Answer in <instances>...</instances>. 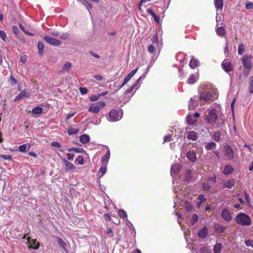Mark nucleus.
<instances>
[{"label":"nucleus","mask_w":253,"mask_h":253,"mask_svg":"<svg viewBox=\"0 0 253 253\" xmlns=\"http://www.w3.org/2000/svg\"><path fill=\"white\" fill-rule=\"evenodd\" d=\"M236 222L242 226H249L251 224V220L250 217L246 213L240 212L235 217Z\"/></svg>","instance_id":"1"},{"label":"nucleus","mask_w":253,"mask_h":253,"mask_svg":"<svg viewBox=\"0 0 253 253\" xmlns=\"http://www.w3.org/2000/svg\"><path fill=\"white\" fill-rule=\"evenodd\" d=\"M105 105V103L103 101H98L95 103H92L90 105L88 111L92 113H97L100 108L103 107Z\"/></svg>","instance_id":"2"},{"label":"nucleus","mask_w":253,"mask_h":253,"mask_svg":"<svg viewBox=\"0 0 253 253\" xmlns=\"http://www.w3.org/2000/svg\"><path fill=\"white\" fill-rule=\"evenodd\" d=\"M122 114L119 115L118 111L115 109H112L108 113V120L112 122H115L119 120L122 118Z\"/></svg>","instance_id":"3"},{"label":"nucleus","mask_w":253,"mask_h":253,"mask_svg":"<svg viewBox=\"0 0 253 253\" xmlns=\"http://www.w3.org/2000/svg\"><path fill=\"white\" fill-rule=\"evenodd\" d=\"M217 119V111L215 109L211 110L207 116V122L209 123H213Z\"/></svg>","instance_id":"4"},{"label":"nucleus","mask_w":253,"mask_h":253,"mask_svg":"<svg viewBox=\"0 0 253 253\" xmlns=\"http://www.w3.org/2000/svg\"><path fill=\"white\" fill-rule=\"evenodd\" d=\"M253 57L250 56H244L242 57V64L244 67L247 70H251L252 67L251 60Z\"/></svg>","instance_id":"5"},{"label":"nucleus","mask_w":253,"mask_h":253,"mask_svg":"<svg viewBox=\"0 0 253 253\" xmlns=\"http://www.w3.org/2000/svg\"><path fill=\"white\" fill-rule=\"evenodd\" d=\"M221 67L223 70L226 73H229L233 70V66L231 62L228 59H224L222 63Z\"/></svg>","instance_id":"6"},{"label":"nucleus","mask_w":253,"mask_h":253,"mask_svg":"<svg viewBox=\"0 0 253 253\" xmlns=\"http://www.w3.org/2000/svg\"><path fill=\"white\" fill-rule=\"evenodd\" d=\"M44 39L47 43L51 45L58 46L61 44V42L59 40L47 36H44Z\"/></svg>","instance_id":"7"},{"label":"nucleus","mask_w":253,"mask_h":253,"mask_svg":"<svg viewBox=\"0 0 253 253\" xmlns=\"http://www.w3.org/2000/svg\"><path fill=\"white\" fill-rule=\"evenodd\" d=\"M225 155L229 160H232L234 158V152L231 147L228 145H225L224 146Z\"/></svg>","instance_id":"8"},{"label":"nucleus","mask_w":253,"mask_h":253,"mask_svg":"<svg viewBox=\"0 0 253 253\" xmlns=\"http://www.w3.org/2000/svg\"><path fill=\"white\" fill-rule=\"evenodd\" d=\"M27 241L28 243V247L29 249L34 250H38L39 249V243H37L36 239L33 240L31 239L30 237H28L27 239Z\"/></svg>","instance_id":"9"},{"label":"nucleus","mask_w":253,"mask_h":253,"mask_svg":"<svg viewBox=\"0 0 253 253\" xmlns=\"http://www.w3.org/2000/svg\"><path fill=\"white\" fill-rule=\"evenodd\" d=\"M138 69L136 68L132 71H131L127 76L125 78L124 81L122 84L119 87V89L123 87L129 81V80L134 75V74L136 73Z\"/></svg>","instance_id":"10"},{"label":"nucleus","mask_w":253,"mask_h":253,"mask_svg":"<svg viewBox=\"0 0 253 253\" xmlns=\"http://www.w3.org/2000/svg\"><path fill=\"white\" fill-rule=\"evenodd\" d=\"M222 217L226 221H229L232 219V216L229 211L227 209H224L221 214Z\"/></svg>","instance_id":"11"},{"label":"nucleus","mask_w":253,"mask_h":253,"mask_svg":"<svg viewBox=\"0 0 253 253\" xmlns=\"http://www.w3.org/2000/svg\"><path fill=\"white\" fill-rule=\"evenodd\" d=\"M218 95L217 91L216 90L212 91L211 92L210 91L207 92V102L210 99L214 100L217 99Z\"/></svg>","instance_id":"12"},{"label":"nucleus","mask_w":253,"mask_h":253,"mask_svg":"<svg viewBox=\"0 0 253 253\" xmlns=\"http://www.w3.org/2000/svg\"><path fill=\"white\" fill-rule=\"evenodd\" d=\"M30 96V93L28 92H27L26 90H23L21 91L20 93H19L17 96H16L14 99V101H17L18 100L26 98L29 97Z\"/></svg>","instance_id":"13"},{"label":"nucleus","mask_w":253,"mask_h":253,"mask_svg":"<svg viewBox=\"0 0 253 253\" xmlns=\"http://www.w3.org/2000/svg\"><path fill=\"white\" fill-rule=\"evenodd\" d=\"M199 94L201 100H206V85H201L199 88Z\"/></svg>","instance_id":"14"},{"label":"nucleus","mask_w":253,"mask_h":253,"mask_svg":"<svg viewBox=\"0 0 253 253\" xmlns=\"http://www.w3.org/2000/svg\"><path fill=\"white\" fill-rule=\"evenodd\" d=\"M110 156V152L109 149L106 153L101 158V164L107 165Z\"/></svg>","instance_id":"15"},{"label":"nucleus","mask_w":253,"mask_h":253,"mask_svg":"<svg viewBox=\"0 0 253 253\" xmlns=\"http://www.w3.org/2000/svg\"><path fill=\"white\" fill-rule=\"evenodd\" d=\"M63 161L65 165V169L66 171L74 170L75 169V166L72 163L65 159Z\"/></svg>","instance_id":"16"},{"label":"nucleus","mask_w":253,"mask_h":253,"mask_svg":"<svg viewBox=\"0 0 253 253\" xmlns=\"http://www.w3.org/2000/svg\"><path fill=\"white\" fill-rule=\"evenodd\" d=\"M217 25L216 28V32L218 36L220 37H223L226 35V31L225 28L222 27H217Z\"/></svg>","instance_id":"17"},{"label":"nucleus","mask_w":253,"mask_h":253,"mask_svg":"<svg viewBox=\"0 0 253 253\" xmlns=\"http://www.w3.org/2000/svg\"><path fill=\"white\" fill-rule=\"evenodd\" d=\"M226 227L220 224H216L214 227V231L217 233L221 234L224 232Z\"/></svg>","instance_id":"18"},{"label":"nucleus","mask_w":253,"mask_h":253,"mask_svg":"<svg viewBox=\"0 0 253 253\" xmlns=\"http://www.w3.org/2000/svg\"><path fill=\"white\" fill-rule=\"evenodd\" d=\"M147 12L148 14L151 15L153 17V18L156 22H157V23H159L160 17L159 16H157L155 14V13L153 12L152 9H148L147 10Z\"/></svg>","instance_id":"19"},{"label":"nucleus","mask_w":253,"mask_h":253,"mask_svg":"<svg viewBox=\"0 0 253 253\" xmlns=\"http://www.w3.org/2000/svg\"><path fill=\"white\" fill-rule=\"evenodd\" d=\"M214 4L216 9L222 10L223 6V0H214Z\"/></svg>","instance_id":"20"},{"label":"nucleus","mask_w":253,"mask_h":253,"mask_svg":"<svg viewBox=\"0 0 253 253\" xmlns=\"http://www.w3.org/2000/svg\"><path fill=\"white\" fill-rule=\"evenodd\" d=\"M187 158L192 162H195L196 160V154L193 151H189L186 154Z\"/></svg>","instance_id":"21"},{"label":"nucleus","mask_w":253,"mask_h":253,"mask_svg":"<svg viewBox=\"0 0 253 253\" xmlns=\"http://www.w3.org/2000/svg\"><path fill=\"white\" fill-rule=\"evenodd\" d=\"M235 185L234 179H230L224 183V186L228 188H231Z\"/></svg>","instance_id":"22"},{"label":"nucleus","mask_w":253,"mask_h":253,"mask_svg":"<svg viewBox=\"0 0 253 253\" xmlns=\"http://www.w3.org/2000/svg\"><path fill=\"white\" fill-rule=\"evenodd\" d=\"M234 171V169L233 167L230 165H228L225 166L223 171V173L225 175H228L229 174L232 173Z\"/></svg>","instance_id":"23"},{"label":"nucleus","mask_w":253,"mask_h":253,"mask_svg":"<svg viewBox=\"0 0 253 253\" xmlns=\"http://www.w3.org/2000/svg\"><path fill=\"white\" fill-rule=\"evenodd\" d=\"M197 200V207L199 209L201 207V204L206 201V199L204 195H200Z\"/></svg>","instance_id":"24"},{"label":"nucleus","mask_w":253,"mask_h":253,"mask_svg":"<svg viewBox=\"0 0 253 253\" xmlns=\"http://www.w3.org/2000/svg\"><path fill=\"white\" fill-rule=\"evenodd\" d=\"M89 136L86 134H84L80 136V141L83 144L87 143L89 142Z\"/></svg>","instance_id":"25"},{"label":"nucleus","mask_w":253,"mask_h":253,"mask_svg":"<svg viewBox=\"0 0 253 253\" xmlns=\"http://www.w3.org/2000/svg\"><path fill=\"white\" fill-rule=\"evenodd\" d=\"M57 241L59 247L63 249L64 250L67 251L66 249L67 245L66 243L60 237H58L57 238Z\"/></svg>","instance_id":"26"},{"label":"nucleus","mask_w":253,"mask_h":253,"mask_svg":"<svg viewBox=\"0 0 253 253\" xmlns=\"http://www.w3.org/2000/svg\"><path fill=\"white\" fill-rule=\"evenodd\" d=\"M198 65H199L198 60H197V59H196L195 58H194L193 57L192 58L189 62L190 67L192 69H194L196 67H197Z\"/></svg>","instance_id":"27"},{"label":"nucleus","mask_w":253,"mask_h":253,"mask_svg":"<svg viewBox=\"0 0 253 253\" xmlns=\"http://www.w3.org/2000/svg\"><path fill=\"white\" fill-rule=\"evenodd\" d=\"M198 138L197 134L195 131H189L187 134V138L192 140H196Z\"/></svg>","instance_id":"28"},{"label":"nucleus","mask_w":253,"mask_h":253,"mask_svg":"<svg viewBox=\"0 0 253 253\" xmlns=\"http://www.w3.org/2000/svg\"><path fill=\"white\" fill-rule=\"evenodd\" d=\"M106 166L107 165L101 164V167L98 171V174L100 177L102 176L106 173L107 169Z\"/></svg>","instance_id":"29"},{"label":"nucleus","mask_w":253,"mask_h":253,"mask_svg":"<svg viewBox=\"0 0 253 253\" xmlns=\"http://www.w3.org/2000/svg\"><path fill=\"white\" fill-rule=\"evenodd\" d=\"M222 249V245L221 243H217L214 246L213 248L214 253H220Z\"/></svg>","instance_id":"30"},{"label":"nucleus","mask_w":253,"mask_h":253,"mask_svg":"<svg viewBox=\"0 0 253 253\" xmlns=\"http://www.w3.org/2000/svg\"><path fill=\"white\" fill-rule=\"evenodd\" d=\"M44 44L42 42H38V48L39 49V53L41 56H42L43 54V48Z\"/></svg>","instance_id":"31"},{"label":"nucleus","mask_w":253,"mask_h":253,"mask_svg":"<svg viewBox=\"0 0 253 253\" xmlns=\"http://www.w3.org/2000/svg\"><path fill=\"white\" fill-rule=\"evenodd\" d=\"M71 66H72V63L70 62H66L63 67H62V71H66V72H68L71 67Z\"/></svg>","instance_id":"32"},{"label":"nucleus","mask_w":253,"mask_h":253,"mask_svg":"<svg viewBox=\"0 0 253 253\" xmlns=\"http://www.w3.org/2000/svg\"><path fill=\"white\" fill-rule=\"evenodd\" d=\"M43 111V109L41 107H36L32 110V113L34 114H40Z\"/></svg>","instance_id":"33"},{"label":"nucleus","mask_w":253,"mask_h":253,"mask_svg":"<svg viewBox=\"0 0 253 253\" xmlns=\"http://www.w3.org/2000/svg\"><path fill=\"white\" fill-rule=\"evenodd\" d=\"M249 90L251 93H253V76L249 78Z\"/></svg>","instance_id":"34"},{"label":"nucleus","mask_w":253,"mask_h":253,"mask_svg":"<svg viewBox=\"0 0 253 253\" xmlns=\"http://www.w3.org/2000/svg\"><path fill=\"white\" fill-rule=\"evenodd\" d=\"M198 236L200 238L204 239L206 238V226H204L201 230L198 233Z\"/></svg>","instance_id":"35"},{"label":"nucleus","mask_w":253,"mask_h":253,"mask_svg":"<svg viewBox=\"0 0 253 253\" xmlns=\"http://www.w3.org/2000/svg\"><path fill=\"white\" fill-rule=\"evenodd\" d=\"M68 151L69 152H74L76 153H83L84 150L82 148H76L75 147H72L68 149Z\"/></svg>","instance_id":"36"},{"label":"nucleus","mask_w":253,"mask_h":253,"mask_svg":"<svg viewBox=\"0 0 253 253\" xmlns=\"http://www.w3.org/2000/svg\"><path fill=\"white\" fill-rule=\"evenodd\" d=\"M141 79V77L139 78L137 80H136V82L133 85H132L131 87L128 88L125 91L126 93H130L131 92L133 89L135 88V87L137 85V84H138L140 80Z\"/></svg>","instance_id":"37"},{"label":"nucleus","mask_w":253,"mask_h":253,"mask_svg":"<svg viewBox=\"0 0 253 253\" xmlns=\"http://www.w3.org/2000/svg\"><path fill=\"white\" fill-rule=\"evenodd\" d=\"M79 131V129L70 127L68 129L67 132L69 135H73L77 134Z\"/></svg>","instance_id":"38"},{"label":"nucleus","mask_w":253,"mask_h":253,"mask_svg":"<svg viewBox=\"0 0 253 253\" xmlns=\"http://www.w3.org/2000/svg\"><path fill=\"white\" fill-rule=\"evenodd\" d=\"M213 138L215 141L218 142L221 138L220 132L218 131L215 132L213 134Z\"/></svg>","instance_id":"39"},{"label":"nucleus","mask_w":253,"mask_h":253,"mask_svg":"<svg viewBox=\"0 0 253 253\" xmlns=\"http://www.w3.org/2000/svg\"><path fill=\"white\" fill-rule=\"evenodd\" d=\"M118 213L119 216L122 218H125L127 217L126 212L123 210H119Z\"/></svg>","instance_id":"40"},{"label":"nucleus","mask_w":253,"mask_h":253,"mask_svg":"<svg viewBox=\"0 0 253 253\" xmlns=\"http://www.w3.org/2000/svg\"><path fill=\"white\" fill-rule=\"evenodd\" d=\"M216 144L213 142H211L207 144V150H211L215 148Z\"/></svg>","instance_id":"41"},{"label":"nucleus","mask_w":253,"mask_h":253,"mask_svg":"<svg viewBox=\"0 0 253 253\" xmlns=\"http://www.w3.org/2000/svg\"><path fill=\"white\" fill-rule=\"evenodd\" d=\"M180 169L178 166L174 165L171 168V172H173L174 174H177L179 172Z\"/></svg>","instance_id":"42"},{"label":"nucleus","mask_w":253,"mask_h":253,"mask_svg":"<svg viewBox=\"0 0 253 253\" xmlns=\"http://www.w3.org/2000/svg\"><path fill=\"white\" fill-rule=\"evenodd\" d=\"M75 162L80 165H84V160L83 157L82 156H79L76 159Z\"/></svg>","instance_id":"43"},{"label":"nucleus","mask_w":253,"mask_h":253,"mask_svg":"<svg viewBox=\"0 0 253 253\" xmlns=\"http://www.w3.org/2000/svg\"><path fill=\"white\" fill-rule=\"evenodd\" d=\"M245 51V47L242 43L239 45L238 49V53L239 55H242Z\"/></svg>","instance_id":"44"},{"label":"nucleus","mask_w":253,"mask_h":253,"mask_svg":"<svg viewBox=\"0 0 253 253\" xmlns=\"http://www.w3.org/2000/svg\"><path fill=\"white\" fill-rule=\"evenodd\" d=\"M187 83L189 84H194L196 82V79L194 76L191 74L188 79Z\"/></svg>","instance_id":"45"},{"label":"nucleus","mask_w":253,"mask_h":253,"mask_svg":"<svg viewBox=\"0 0 253 253\" xmlns=\"http://www.w3.org/2000/svg\"><path fill=\"white\" fill-rule=\"evenodd\" d=\"M9 82L11 86H14L17 84V81L12 75L10 76Z\"/></svg>","instance_id":"46"},{"label":"nucleus","mask_w":253,"mask_h":253,"mask_svg":"<svg viewBox=\"0 0 253 253\" xmlns=\"http://www.w3.org/2000/svg\"><path fill=\"white\" fill-rule=\"evenodd\" d=\"M187 121L188 124L189 125H193L196 121V120L195 119H193L191 116H187Z\"/></svg>","instance_id":"47"},{"label":"nucleus","mask_w":253,"mask_h":253,"mask_svg":"<svg viewBox=\"0 0 253 253\" xmlns=\"http://www.w3.org/2000/svg\"><path fill=\"white\" fill-rule=\"evenodd\" d=\"M12 31L15 36H18L20 31L18 28L16 26H13L12 27Z\"/></svg>","instance_id":"48"},{"label":"nucleus","mask_w":253,"mask_h":253,"mask_svg":"<svg viewBox=\"0 0 253 253\" xmlns=\"http://www.w3.org/2000/svg\"><path fill=\"white\" fill-rule=\"evenodd\" d=\"M0 37L3 41H6V35L4 31L0 30Z\"/></svg>","instance_id":"49"},{"label":"nucleus","mask_w":253,"mask_h":253,"mask_svg":"<svg viewBox=\"0 0 253 253\" xmlns=\"http://www.w3.org/2000/svg\"><path fill=\"white\" fill-rule=\"evenodd\" d=\"M100 97L99 94L92 95L90 97L89 100L91 101H95L97 100Z\"/></svg>","instance_id":"50"},{"label":"nucleus","mask_w":253,"mask_h":253,"mask_svg":"<svg viewBox=\"0 0 253 253\" xmlns=\"http://www.w3.org/2000/svg\"><path fill=\"white\" fill-rule=\"evenodd\" d=\"M244 194L245 197L246 201H247L248 205L250 204V197L249 194L247 192V191H244Z\"/></svg>","instance_id":"51"},{"label":"nucleus","mask_w":253,"mask_h":253,"mask_svg":"<svg viewBox=\"0 0 253 253\" xmlns=\"http://www.w3.org/2000/svg\"><path fill=\"white\" fill-rule=\"evenodd\" d=\"M198 220V217L197 214H194L193 215L191 219V223L194 224Z\"/></svg>","instance_id":"52"},{"label":"nucleus","mask_w":253,"mask_h":253,"mask_svg":"<svg viewBox=\"0 0 253 253\" xmlns=\"http://www.w3.org/2000/svg\"><path fill=\"white\" fill-rule=\"evenodd\" d=\"M19 151L22 152H25L26 151V145L25 144H22L18 147Z\"/></svg>","instance_id":"53"},{"label":"nucleus","mask_w":253,"mask_h":253,"mask_svg":"<svg viewBox=\"0 0 253 253\" xmlns=\"http://www.w3.org/2000/svg\"><path fill=\"white\" fill-rule=\"evenodd\" d=\"M224 53L226 56L229 55L228 45L227 42H226L225 46L224 48Z\"/></svg>","instance_id":"54"},{"label":"nucleus","mask_w":253,"mask_h":253,"mask_svg":"<svg viewBox=\"0 0 253 253\" xmlns=\"http://www.w3.org/2000/svg\"><path fill=\"white\" fill-rule=\"evenodd\" d=\"M79 90L82 94H85L87 92V89L85 87H80Z\"/></svg>","instance_id":"55"},{"label":"nucleus","mask_w":253,"mask_h":253,"mask_svg":"<svg viewBox=\"0 0 253 253\" xmlns=\"http://www.w3.org/2000/svg\"><path fill=\"white\" fill-rule=\"evenodd\" d=\"M245 244L248 247H252L253 248V241L250 240H248L245 241Z\"/></svg>","instance_id":"56"},{"label":"nucleus","mask_w":253,"mask_h":253,"mask_svg":"<svg viewBox=\"0 0 253 253\" xmlns=\"http://www.w3.org/2000/svg\"><path fill=\"white\" fill-rule=\"evenodd\" d=\"M106 233L107 235H109L110 237H113V231L111 228H107V230L106 231Z\"/></svg>","instance_id":"57"},{"label":"nucleus","mask_w":253,"mask_h":253,"mask_svg":"<svg viewBox=\"0 0 253 253\" xmlns=\"http://www.w3.org/2000/svg\"><path fill=\"white\" fill-rule=\"evenodd\" d=\"M148 51L150 53H153L155 51V47L153 45H149L148 47Z\"/></svg>","instance_id":"58"},{"label":"nucleus","mask_w":253,"mask_h":253,"mask_svg":"<svg viewBox=\"0 0 253 253\" xmlns=\"http://www.w3.org/2000/svg\"><path fill=\"white\" fill-rule=\"evenodd\" d=\"M171 136L170 134L166 135L164 138V142H169L171 140Z\"/></svg>","instance_id":"59"},{"label":"nucleus","mask_w":253,"mask_h":253,"mask_svg":"<svg viewBox=\"0 0 253 253\" xmlns=\"http://www.w3.org/2000/svg\"><path fill=\"white\" fill-rule=\"evenodd\" d=\"M185 208L187 211H189L192 210V206L189 203H186Z\"/></svg>","instance_id":"60"},{"label":"nucleus","mask_w":253,"mask_h":253,"mask_svg":"<svg viewBox=\"0 0 253 253\" xmlns=\"http://www.w3.org/2000/svg\"><path fill=\"white\" fill-rule=\"evenodd\" d=\"M0 156L4 160H11V156L10 155H1Z\"/></svg>","instance_id":"61"},{"label":"nucleus","mask_w":253,"mask_h":253,"mask_svg":"<svg viewBox=\"0 0 253 253\" xmlns=\"http://www.w3.org/2000/svg\"><path fill=\"white\" fill-rule=\"evenodd\" d=\"M206 253V247L204 246L201 247L199 249L198 253Z\"/></svg>","instance_id":"62"},{"label":"nucleus","mask_w":253,"mask_h":253,"mask_svg":"<svg viewBox=\"0 0 253 253\" xmlns=\"http://www.w3.org/2000/svg\"><path fill=\"white\" fill-rule=\"evenodd\" d=\"M103 216H104V219L106 220L111 221L112 220V218H111V216L108 213L104 214Z\"/></svg>","instance_id":"63"},{"label":"nucleus","mask_w":253,"mask_h":253,"mask_svg":"<svg viewBox=\"0 0 253 253\" xmlns=\"http://www.w3.org/2000/svg\"><path fill=\"white\" fill-rule=\"evenodd\" d=\"M246 8L247 9H253V4L252 3H247L246 5Z\"/></svg>","instance_id":"64"}]
</instances>
